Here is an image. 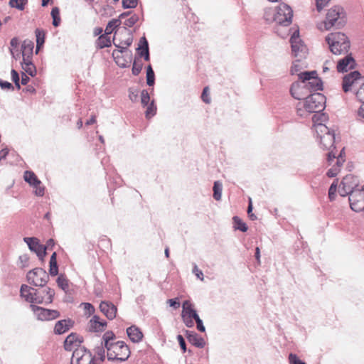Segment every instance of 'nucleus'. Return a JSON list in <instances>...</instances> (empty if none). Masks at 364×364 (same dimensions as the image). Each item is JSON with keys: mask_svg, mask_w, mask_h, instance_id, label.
Masks as SVG:
<instances>
[{"mask_svg": "<svg viewBox=\"0 0 364 364\" xmlns=\"http://www.w3.org/2000/svg\"><path fill=\"white\" fill-rule=\"evenodd\" d=\"M102 346L107 350L109 360L125 361L130 356V350L124 341H117L112 331H107L102 336Z\"/></svg>", "mask_w": 364, "mask_h": 364, "instance_id": "obj_1", "label": "nucleus"}, {"mask_svg": "<svg viewBox=\"0 0 364 364\" xmlns=\"http://www.w3.org/2000/svg\"><path fill=\"white\" fill-rule=\"evenodd\" d=\"M314 129L321 147L323 150L328 151L327 154V161L329 165H331L337 154L336 144L338 142L336 139V132L334 130H330L323 124H315Z\"/></svg>", "mask_w": 364, "mask_h": 364, "instance_id": "obj_2", "label": "nucleus"}, {"mask_svg": "<svg viewBox=\"0 0 364 364\" xmlns=\"http://www.w3.org/2000/svg\"><path fill=\"white\" fill-rule=\"evenodd\" d=\"M326 97L319 92L310 94L302 101L296 104V112L301 117H306L311 113L319 112L325 108Z\"/></svg>", "mask_w": 364, "mask_h": 364, "instance_id": "obj_3", "label": "nucleus"}, {"mask_svg": "<svg viewBox=\"0 0 364 364\" xmlns=\"http://www.w3.org/2000/svg\"><path fill=\"white\" fill-rule=\"evenodd\" d=\"M330 50L334 55L348 53L350 42L346 35L341 32L331 33L326 37Z\"/></svg>", "mask_w": 364, "mask_h": 364, "instance_id": "obj_4", "label": "nucleus"}, {"mask_svg": "<svg viewBox=\"0 0 364 364\" xmlns=\"http://www.w3.org/2000/svg\"><path fill=\"white\" fill-rule=\"evenodd\" d=\"M274 15L273 21L276 23H291L294 16L292 9L287 4H280L275 9V12L272 9L265 11V16L267 21L268 16Z\"/></svg>", "mask_w": 364, "mask_h": 364, "instance_id": "obj_5", "label": "nucleus"}, {"mask_svg": "<svg viewBox=\"0 0 364 364\" xmlns=\"http://www.w3.org/2000/svg\"><path fill=\"white\" fill-rule=\"evenodd\" d=\"M299 79L306 85L309 92L322 90V82L318 77L316 71L302 72L298 73Z\"/></svg>", "mask_w": 364, "mask_h": 364, "instance_id": "obj_6", "label": "nucleus"}, {"mask_svg": "<svg viewBox=\"0 0 364 364\" xmlns=\"http://www.w3.org/2000/svg\"><path fill=\"white\" fill-rule=\"evenodd\" d=\"M290 43L293 55L299 59L305 58L308 53V49L299 37V31L297 27L294 29L290 38Z\"/></svg>", "mask_w": 364, "mask_h": 364, "instance_id": "obj_7", "label": "nucleus"}, {"mask_svg": "<svg viewBox=\"0 0 364 364\" xmlns=\"http://www.w3.org/2000/svg\"><path fill=\"white\" fill-rule=\"evenodd\" d=\"M48 274L42 268H35L27 274V280L36 287H43L48 281Z\"/></svg>", "mask_w": 364, "mask_h": 364, "instance_id": "obj_8", "label": "nucleus"}, {"mask_svg": "<svg viewBox=\"0 0 364 364\" xmlns=\"http://www.w3.org/2000/svg\"><path fill=\"white\" fill-rule=\"evenodd\" d=\"M132 43V36L130 32L124 28L122 30L114 31L113 38L114 45L119 49L126 50Z\"/></svg>", "mask_w": 364, "mask_h": 364, "instance_id": "obj_9", "label": "nucleus"}, {"mask_svg": "<svg viewBox=\"0 0 364 364\" xmlns=\"http://www.w3.org/2000/svg\"><path fill=\"white\" fill-rule=\"evenodd\" d=\"M182 308L181 317L183 321L187 327H193L194 326L193 320L199 317L193 305L190 301L186 300L183 303Z\"/></svg>", "mask_w": 364, "mask_h": 364, "instance_id": "obj_10", "label": "nucleus"}, {"mask_svg": "<svg viewBox=\"0 0 364 364\" xmlns=\"http://www.w3.org/2000/svg\"><path fill=\"white\" fill-rule=\"evenodd\" d=\"M361 75L358 71H353L346 75L343 78L342 89L344 92L353 91L360 84Z\"/></svg>", "mask_w": 364, "mask_h": 364, "instance_id": "obj_11", "label": "nucleus"}, {"mask_svg": "<svg viewBox=\"0 0 364 364\" xmlns=\"http://www.w3.org/2000/svg\"><path fill=\"white\" fill-rule=\"evenodd\" d=\"M358 178L351 174L346 175L342 180L338 188V193L341 196L350 195V193L355 191V188L358 186Z\"/></svg>", "mask_w": 364, "mask_h": 364, "instance_id": "obj_12", "label": "nucleus"}, {"mask_svg": "<svg viewBox=\"0 0 364 364\" xmlns=\"http://www.w3.org/2000/svg\"><path fill=\"white\" fill-rule=\"evenodd\" d=\"M30 308L35 316L41 321H50L60 316V313L57 310L44 309L34 304H31Z\"/></svg>", "mask_w": 364, "mask_h": 364, "instance_id": "obj_13", "label": "nucleus"}, {"mask_svg": "<svg viewBox=\"0 0 364 364\" xmlns=\"http://www.w3.org/2000/svg\"><path fill=\"white\" fill-rule=\"evenodd\" d=\"M350 208L355 212L364 210V186L362 189H358L349 195Z\"/></svg>", "mask_w": 364, "mask_h": 364, "instance_id": "obj_14", "label": "nucleus"}, {"mask_svg": "<svg viewBox=\"0 0 364 364\" xmlns=\"http://www.w3.org/2000/svg\"><path fill=\"white\" fill-rule=\"evenodd\" d=\"M23 178L25 181L34 188L36 196H42L44 195L45 188L41 186V181L33 171H26L23 174Z\"/></svg>", "mask_w": 364, "mask_h": 364, "instance_id": "obj_15", "label": "nucleus"}, {"mask_svg": "<svg viewBox=\"0 0 364 364\" xmlns=\"http://www.w3.org/2000/svg\"><path fill=\"white\" fill-rule=\"evenodd\" d=\"M55 291L49 287L37 290L36 289L34 303L40 304H49L53 302Z\"/></svg>", "mask_w": 364, "mask_h": 364, "instance_id": "obj_16", "label": "nucleus"}, {"mask_svg": "<svg viewBox=\"0 0 364 364\" xmlns=\"http://www.w3.org/2000/svg\"><path fill=\"white\" fill-rule=\"evenodd\" d=\"M355 60L351 53H347L345 57L339 59L336 63V70L338 73H346L355 68Z\"/></svg>", "mask_w": 364, "mask_h": 364, "instance_id": "obj_17", "label": "nucleus"}, {"mask_svg": "<svg viewBox=\"0 0 364 364\" xmlns=\"http://www.w3.org/2000/svg\"><path fill=\"white\" fill-rule=\"evenodd\" d=\"M335 161L336 164L333 165V166L329 168L326 173V176L329 178H333L336 176L341 171V167L346 161V153L344 151V147H342L338 156L337 154L336 155V159L333 162Z\"/></svg>", "mask_w": 364, "mask_h": 364, "instance_id": "obj_18", "label": "nucleus"}, {"mask_svg": "<svg viewBox=\"0 0 364 364\" xmlns=\"http://www.w3.org/2000/svg\"><path fill=\"white\" fill-rule=\"evenodd\" d=\"M24 242L28 245L29 249L36 253L39 259H43L46 256V247L39 243L36 237H24Z\"/></svg>", "mask_w": 364, "mask_h": 364, "instance_id": "obj_19", "label": "nucleus"}, {"mask_svg": "<svg viewBox=\"0 0 364 364\" xmlns=\"http://www.w3.org/2000/svg\"><path fill=\"white\" fill-rule=\"evenodd\" d=\"M291 94L295 99L302 101L305 96L307 95L309 92L306 88V85L301 82H296L292 84L291 87Z\"/></svg>", "mask_w": 364, "mask_h": 364, "instance_id": "obj_20", "label": "nucleus"}, {"mask_svg": "<svg viewBox=\"0 0 364 364\" xmlns=\"http://www.w3.org/2000/svg\"><path fill=\"white\" fill-rule=\"evenodd\" d=\"M346 18V12L343 7L340 6H334L331 8L326 14V18L328 23H334L337 21H344Z\"/></svg>", "mask_w": 364, "mask_h": 364, "instance_id": "obj_21", "label": "nucleus"}, {"mask_svg": "<svg viewBox=\"0 0 364 364\" xmlns=\"http://www.w3.org/2000/svg\"><path fill=\"white\" fill-rule=\"evenodd\" d=\"M82 337L75 333H71L68 335L64 341V348L65 350L71 351L77 349L82 343Z\"/></svg>", "mask_w": 364, "mask_h": 364, "instance_id": "obj_22", "label": "nucleus"}, {"mask_svg": "<svg viewBox=\"0 0 364 364\" xmlns=\"http://www.w3.org/2000/svg\"><path fill=\"white\" fill-rule=\"evenodd\" d=\"M122 49L114 50L112 52V56L117 65L121 68H127L132 61V55L130 54H124Z\"/></svg>", "mask_w": 364, "mask_h": 364, "instance_id": "obj_23", "label": "nucleus"}, {"mask_svg": "<svg viewBox=\"0 0 364 364\" xmlns=\"http://www.w3.org/2000/svg\"><path fill=\"white\" fill-rule=\"evenodd\" d=\"M107 325V323L101 319L99 316L95 315L89 321L87 324V328L90 332H102L105 331Z\"/></svg>", "mask_w": 364, "mask_h": 364, "instance_id": "obj_24", "label": "nucleus"}, {"mask_svg": "<svg viewBox=\"0 0 364 364\" xmlns=\"http://www.w3.org/2000/svg\"><path fill=\"white\" fill-rule=\"evenodd\" d=\"M34 43L31 40H24L21 46L22 60H32L33 56Z\"/></svg>", "mask_w": 364, "mask_h": 364, "instance_id": "obj_25", "label": "nucleus"}, {"mask_svg": "<svg viewBox=\"0 0 364 364\" xmlns=\"http://www.w3.org/2000/svg\"><path fill=\"white\" fill-rule=\"evenodd\" d=\"M100 309L109 320H112L116 317L117 309L116 306L111 302L102 301L100 304Z\"/></svg>", "mask_w": 364, "mask_h": 364, "instance_id": "obj_26", "label": "nucleus"}, {"mask_svg": "<svg viewBox=\"0 0 364 364\" xmlns=\"http://www.w3.org/2000/svg\"><path fill=\"white\" fill-rule=\"evenodd\" d=\"M36 289L29 287L26 284H23L21 287L20 294L21 296L26 301L34 304Z\"/></svg>", "mask_w": 364, "mask_h": 364, "instance_id": "obj_27", "label": "nucleus"}, {"mask_svg": "<svg viewBox=\"0 0 364 364\" xmlns=\"http://www.w3.org/2000/svg\"><path fill=\"white\" fill-rule=\"evenodd\" d=\"M73 322L71 319H63L58 321L54 327V333L58 335L67 332L72 326Z\"/></svg>", "mask_w": 364, "mask_h": 364, "instance_id": "obj_28", "label": "nucleus"}, {"mask_svg": "<svg viewBox=\"0 0 364 364\" xmlns=\"http://www.w3.org/2000/svg\"><path fill=\"white\" fill-rule=\"evenodd\" d=\"M186 337L191 344L198 348H202L205 345L204 339L194 331H186Z\"/></svg>", "mask_w": 364, "mask_h": 364, "instance_id": "obj_29", "label": "nucleus"}, {"mask_svg": "<svg viewBox=\"0 0 364 364\" xmlns=\"http://www.w3.org/2000/svg\"><path fill=\"white\" fill-rule=\"evenodd\" d=\"M127 336L129 338V339L133 343L140 342L144 337V335H143L142 332L141 331V330L135 326H132L129 327L127 329Z\"/></svg>", "mask_w": 364, "mask_h": 364, "instance_id": "obj_30", "label": "nucleus"}, {"mask_svg": "<svg viewBox=\"0 0 364 364\" xmlns=\"http://www.w3.org/2000/svg\"><path fill=\"white\" fill-rule=\"evenodd\" d=\"M21 67L24 72L26 73L28 75H31V77L35 76L37 73L36 68L33 63V59L28 60H22Z\"/></svg>", "mask_w": 364, "mask_h": 364, "instance_id": "obj_31", "label": "nucleus"}, {"mask_svg": "<svg viewBox=\"0 0 364 364\" xmlns=\"http://www.w3.org/2000/svg\"><path fill=\"white\" fill-rule=\"evenodd\" d=\"M36 53H38V50L43 46L45 43V36L46 33L43 30L36 29Z\"/></svg>", "mask_w": 364, "mask_h": 364, "instance_id": "obj_32", "label": "nucleus"}, {"mask_svg": "<svg viewBox=\"0 0 364 364\" xmlns=\"http://www.w3.org/2000/svg\"><path fill=\"white\" fill-rule=\"evenodd\" d=\"M56 252H53L50 259V274L52 276H55L58 273V267L57 264L56 260Z\"/></svg>", "mask_w": 364, "mask_h": 364, "instance_id": "obj_33", "label": "nucleus"}, {"mask_svg": "<svg viewBox=\"0 0 364 364\" xmlns=\"http://www.w3.org/2000/svg\"><path fill=\"white\" fill-rule=\"evenodd\" d=\"M96 43L98 48H103L111 46V40L109 36L103 34L97 38Z\"/></svg>", "mask_w": 364, "mask_h": 364, "instance_id": "obj_34", "label": "nucleus"}, {"mask_svg": "<svg viewBox=\"0 0 364 364\" xmlns=\"http://www.w3.org/2000/svg\"><path fill=\"white\" fill-rule=\"evenodd\" d=\"M19 39L16 37H14L13 38L11 41H10V53L11 54V55L13 56V58H16V55L18 56V45H19Z\"/></svg>", "mask_w": 364, "mask_h": 364, "instance_id": "obj_35", "label": "nucleus"}, {"mask_svg": "<svg viewBox=\"0 0 364 364\" xmlns=\"http://www.w3.org/2000/svg\"><path fill=\"white\" fill-rule=\"evenodd\" d=\"M234 228L236 230H240L242 232H246L247 230V226L239 217L234 216L233 218Z\"/></svg>", "mask_w": 364, "mask_h": 364, "instance_id": "obj_36", "label": "nucleus"}, {"mask_svg": "<svg viewBox=\"0 0 364 364\" xmlns=\"http://www.w3.org/2000/svg\"><path fill=\"white\" fill-rule=\"evenodd\" d=\"M144 40V46L139 48V54L141 57H144V60L146 61L149 60V46L148 43L145 38H143Z\"/></svg>", "mask_w": 364, "mask_h": 364, "instance_id": "obj_37", "label": "nucleus"}, {"mask_svg": "<svg viewBox=\"0 0 364 364\" xmlns=\"http://www.w3.org/2000/svg\"><path fill=\"white\" fill-rule=\"evenodd\" d=\"M223 186L220 181H215L213 186V198L216 200H220L222 196Z\"/></svg>", "mask_w": 364, "mask_h": 364, "instance_id": "obj_38", "label": "nucleus"}, {"mask_svg": "<svg viewBox=\"0 0 364 364\" xmlns=\"http://www.w3.org/2000/svg\"><path fill=\"white\" fill-rule=\"evenodd\" d=\"M80 307H82L84 314L87 318L90 317L95 312L94 306L90 303H82Z\"/></svg>", "mask_w": 364, "mask_h": 364, "instance_id": "obj_39", "label": "nucleus"}, {"mask_svg": "<svg viewBox=\"0 0 364 364\" xmlns=\"http://www.w3.org/2000/svg\"><path fill=\"white\" fill-rule=\"evenodd\" d=\"M146 83L149 86L154 84V73L150 65L147 67L146 70Z\"/></svg>", "mask_w": 364, "mask_h": 364, "instance_id": "obj_40", "label": "nucleus"}, {"mask_svg": "<svg viewBox=\"0 0 364 364\" xmlns=\"http://www.w3.org/2000/svg\"><path fill=\"white\" fill-rule=\"evenodd\" d=\"M143 63L141 61L139 60H134L132 70V74L134 75H138L141 73Z\"/></svg>", "mask_w": 364, "mask_h": 364, "instance_id": "obj_41", "label": "nucleus"}, {"mask_svg": "<svg viewBox=\"0 0 364 364\" xmlns=\"http://www.w3.org/2000/svg\"><path fill=\"white\" fill-rule=\"evenodd\" d=\"M146 110L145 112L146 117L149 119L155 115L156 112V107L154 102L152 101L149 105H147Z\"/></svg>", "mask_w": 364, "mask_h": 364, "instance_id": "obj_42", "label": "nucleus"}, {"mask_svg": "<svg viewBox=\"0 0 364 364\" xmlns=\"http://www.w3.org/2000/svg\"><path fill=\"white\" fill-rule=\"evenodd\" d=\"M57 284L58 286L64 291L67 290L69 287L68 279L63 275H60L58 277Z\"/></svg>", "mask_w": 364, "mask_h": 364, "instance_id": "obj_43", "label": "nucleus"}, {"mask_svg": "<svg viewBox=\"0 0 364 364\" xmlns=\"http://www.w3.org/2000/svg\"><path fill=\"white\" fill-rule=\"evenodd\" d=\"M338 181L337 180L334 181L331 185L328 190V197L331 200H334L336 190H337Z\"/></svg>", "mask_w": 364, "mask_h": 364, "instance_id": "obj_44", "label": "nucleus"}, {"mask_svg": "<svg viewBox=\"0 0 364 364\" xmlns=\"http://www.w3.org/2000/svg\"><path fill=\"white\" fill-rule=\"evenodd\" d=\"M201 99L205 104H210L211 102L210 96V91L208 87H205L203 88L202 95H201Z\"/></svg>", "mask_w": 364, "mask_h": 364, "instance_id": "obj_45", "label": "nucleus"}, {"mask_svg": "<svg viewBox=\"0 0 364 364\" xmlns=\"http://www.w3.org/2000/svg\"><path fill=\"white\" fill-rule=\"evenodd\" d=\"M150 100V96L147 90H142L141 92V105L145 107L148 105Z\"/></svg>", "mask_w": 364, "mask_h": 364, "instance_id": "obj_46", "label": "nucleus"}, {"mask_svg": "<svg viewBox=\"0 0 364 364\" xmlns=\"http://www.w3.org/2000/svg\"><path fill=\"white\" fill-rule=\"evenodd\" d=\"M51 16L53 18V23H60V10L58 7H54L51 11Z\"/></svg>", "mask_w": 364, "mask_h": 364, "instance_id": "obj_47", "label": "nucleus"}, {"mask_svg": "<svg viewBox=\"0 0 364 364\" xmlns=\"http://www.w3.org/2000/svg\"><path fill=\"white\" fill-rule=\"evenodd\" d=\"M301 59H298L293 63V65L291 68V73L292 75L297 74L301 69V65L300 63Z\"/></svg>", "mask_w": 364, "mask_h": 364, "instance_id": "obj_48", "label": "nucleus"}, {"mask_svg": "<svg viewBox=\"0 0 364 364\" xmlns=\"http://www.w3.org/2000/svg\"><path fill=\"white\" fill-rule=\"evenodd\" d=\"M358 100L364 103V82L360 85L359 88L355 92Z\"/></svg>", "mask_w": 364, "mask_h": 364, "instance_id": "obj_49", "label": "nucleus"}, {"mask_svg": "<svg viewBox=\"0 0 364 364\" xmlns=\"http://www.w3.org/2000/svg\"><path fill=\"white\" fill-rule=\"evenodd\" d=\"M289 360L290 364H306L301 361L296 355L290 353L289 355Z\"/></svg>", "mask_w": 364, "mask_h": 364, "instance_id": "obj_50", "label": "nucleus"}, {"mask_svg": "<svg viewBox=\"0 0 364 364\" xmlns=\"http://www.w3.org/2000/svg\"><path fill=\"white\" fill-rule=\"evenodd\" d=\"M139 91L134 88L129 90V98L132 102H136L138 100Z\"/></svg>", "mask_w": 364, "mask_h": 364, "instance_id": "obj_51", "label": "nucleus"}, {"mask_svg": "<svg viewBox=\"0 0 364 364\" xmlns=\"http://www.w3.org/2000/svg\"><path fill=\"white\" fill-rule=\"evenodd\" d=\"M23 0H10L9 5L19 9H23Z\"/></svg>", "mask_w": 364, "mask_h": 364, "instance_id": "obj_52", "label": "nucleus"}, {"mask_svg": "<svg viewBox=\"0 0 364 364\" xmlns=\"http://www.w3.org/2000/svg\"><path fill=\"white\" fill-rule=\"evenodd\" d=\"M124 8H134L137 5V0H122Z\"/></svg>", "mask_w": 364, "mask_h": 364, "instance_id": "obj_53", "label": "nucleus"}, {"mask_svg": "<svg viewBox=\"0 0 364 364\" xmlns=\"http://www.w3.org/2000/svg\"><path fill=\"white\" fill-rule=\"evenodd\" d=\"M11 79L18 89H20L19 75L15 70H11Z\"/></svg>", "mask_w": 364, "mask_h": 364, "instance_id": "obj_54", "label": "nucleus"}, {"mask_svg": "<svg viewBox=\"0 0 364 364\" xmlns=\"http://www.w3.org/2000/svg\"><path fill=\"white\" fill-rule=\"evenodd\" d=\"M331 0H316V9L321 11Z\"/></svg>", "mask_w": 364, "mask_h": 364, "instance_id": "obj_55", "label": "nucleus"}, {"mask_svg": "<svg viewBox=\"0 0 364 364\" xmlns=\"http://www.w3.org/2000/svg\"><path fill=\"white\" fill-rule=\"evenodd\" d=\"M167 303L169 304L170 306L174 308L175 309H177L180 307V302L178 298L176 299H168L167 301Z\"/></svg>", "mask_w": 364, "mask_h": 364, "instance_id": "obj_56", "label": "nucleus"}, {"mask_svg": "<svg viewBox=\"0 0 364 364\" xmlns=\"http://www.w3.org/2000/svg\"><path fill=\"white\" fill-rule=\"evenodd\" d=\"M117 27V25L116 24H107L104 35L108 36L109 34L112 33L116 29Z\"/></svg>", "mask_w": 364, "mask_h": 364, "instance_id": "obj_57", "label": "nucleus"}, {"mask_svg": "<svg viewBox=\"0 0 364 364\" xmlns=\"http://www.w3.org/2000/svg\"><path fill=\"white\" fill-rule=\"evenodd\" d=\"M177 340H178L179 345H180L181 349L183 350V353H185L186 350V342H185L183 337L181 335H178Z\"/></svg>", "mask_w": 364, "mask_h": 364, "instance_id": "obj_58", "label": "nucleus"}, {"mask_svg": "<svg viewBox=\"0 0 364 364\" xmlns=\"http://www.w3.org/2000/svg\"><path fill=\"white\" fill-rule=\"evenodd\" d=\"M193 273L197 277V278H198L201 281H203V273L200 269L198 268L196 265L193 268Z\"/></svg>", "mask_w": 364, "mask_h": 364, "instance_id": "obj_59", "label": "nucleus"}, {"mask_svg": "<svg viewBox=\"0 0 364 364\" xmlns=\"http://www.w3.org/2000/svg\"><path fill=\"white\" fill-rule=\"evenodd\" d=\"M195 321L197 324V329L199 331L204 332L205 329V327H204L203 322H202L201 319L200 318V317L195 319Z\"/></svg>", "mask_w": 364, "mask_h": 364, "instance_id": "obj_60", "label": "nucleus"}, {"mask_svg": "<svg viewBox=\"0 0 364 364\" xmlns=\"http://www.w3.org/2000/svg\"><path fill=\"white\" fill-rule=\"evenodd\" d=\"M0 87L2 89H7V90L13 88V86L10 82H6V81H3L2 80H0Z\"/></svg>", "mask_w": 364, "mask_h": 364, "instance_id": "obj_61", "label": "nucleus"}, {"mask_svg": "<svg viewBox=\"0 0 364 364\" xmlns=\"http://www.w3.org/2000/svg\"><path fill=\"white\" fill-rule=\"evenodd\" d=\"M97 355L99 356L100 361H97V360H95L97 361V364H101V363L103 362L104 360H105V351H104V350L100 349L99 350V352L97 353Z\"/></svg>", "mask_w": 364, "mask_h": 364, "instance_id": "obj_62", "label": "nucleus"}, {"mask_svg": "<svg viewBox=\"0 0 364 364\" xmlns=\"http://www.w3.org/2000/svg\"><path fill=\"white\" fill-rule=\"evenodd\" d=\"M334 24H327V23H325V24H320V26L318 27V28L321 31H328L331 28V27L333 26Z\"/></svg>", "mask_w": 364, "mask_h": 364, "instance_id": "obj_63", "label": "nucleus"}, {"mask_svg": "<svg viewBox=\"0 0 364 364\" xmlns=\"http://www.w3.org/2000/svg\"><path fill=\"white\" fill-rule=\"evenodd\" d=\"M358 115L359 117L364 119V103H363L358 110Z\"/></svg>", "mask_w": 364, "mask_h": 364, "instance_id": "obj_64", "label": "nucleus"}]
</instances>
